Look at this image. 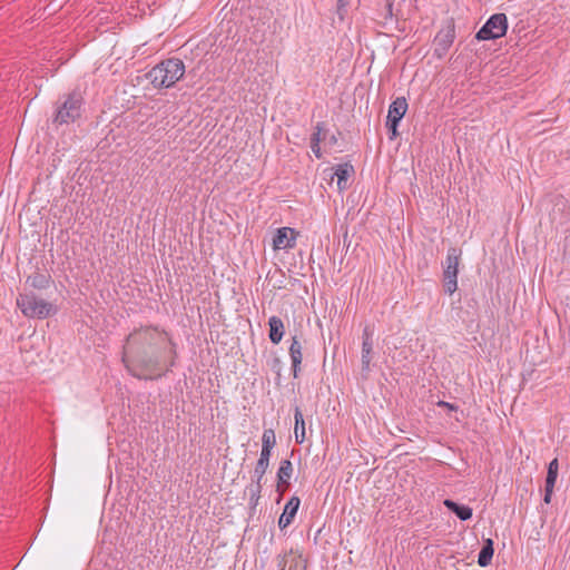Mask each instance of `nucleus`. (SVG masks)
<instances>
[{"mask_svg":"<svg viewBox=\"0 0 570 570\" xmlns=\"http://www.w3.org/2000/svg\"><path fill=\"white\" fill-rule=\"evenodd\" d=\"M350 0H337V16L341 20L344 19V14L346 12V7L348 6Z\"/></svg>","mask_w":570,"mask_h":570,"instance_id":"nucleus-25","label":"nucleus"},{"mask_svg":"<svg viewBox=\"0 0 570 570\" xmlns=\"http://www.w3.org/2000/svg\"><path fill=\"white\" fill-rule=\"evenodd\" d=\"M386 14H389L390 17H392V8H393V4L391 2H387L386 3Z\"/></svg>","mask_w":570,"mask_h":570,"instance_id":"nucleus-31","label":"nucleus"},{"mask_svg":"<svg viewBox=\"0 0 570 570\" xmlns=\"http://www.w3.org/2000/svg\"><path fill=\"white\" fill-rule=\"evenodd\" d=\"M455 39V23L453 18L446 19L440 29V31L436 33L434 40H433V53L438 58H443L451 46L453 45Z\"/></svg>","mask_w":570,"mask_h":570,"instance_id":"nucleus-7","label":"nucleus"},{"mask_svg":"<svg viewBox=\"0 0 570 570\" xmlns=\"http://www.w3.org/2000/svg\"><path fill=\"white\" fill-rule=\"evenodd\" d=\"M407 101L404 97H397L389 107L386 117V127L390 131V139L393 140L399 136L397 127L407 110Z\"/></svg>","mask_w":570,"mask_h":570,"instance_id":"nucleus-8","label":"nucleus"},{"mask_svg":"<svg viewBox=\"0 0 570 570\" xmlns=\"http://www.w3.org/2000/svg\"><path fill=\"white\" fill-rule=\"evenodd\" d=\"M508 30V18L504 13L492 14L481 29L476 32L475 38L479 41L494 40L503 37Z\"/></svg>","mask_w":570,"mask_h":570,"instance_id":"nucleus-6","label":"nucleus"},{"mask_svg":"<svg viewBox=\"0 0 570 570\" xmlns=\"http://www.w3.org/2000/svg\"><path fill=\"white\" fill-rule=\"evenodd\" d=\"M289 556L288 570H306V561L301 554H294L293 551H291Z\"/></svg>","mask_w":570,"mask_h":570,"instance_id":"nucleus-22","label":"nucleus"},{"mask_svg":"<svg viewBox=\"0 0 570 570\" xmlns=\"http://www.w3.org/2000/svg\"><path fill=\"white\" fill-rule=\"evenodd\" d=\"M302 348L303 347L298 338L296 336H293L288 352L292 361L293 376L295 379L298 377V374L301 372V364L303 360Z\"/></svg>","mask_w":570,"mask_h":570,"instance_id":"nucleus-14","label":"nucleus"},{"mask_svg":"<svg viewBox=\"0 0 570 570\" xmlns=\"http://www.w3.org/2000/svg\"><path fill=\"white\" fill-rule=\"evenodd\" d=\"M558 472H559V462H558V459L556 458L552 461H550V463L548 464V471H547L546 484H544V495H543V501L547 504H549L551 502L553 489H554L557 478H558Z\"/></svg>","mask_w":570,"mask_h":570,"instance_id":"nucleus-10","label":"nucleus"},{"mask_svg":"<svg viewBox=\"0 0 570 570\" xmlns=\"http://www.w3.org/2000/svg\"><path fill=\"white\" fill-rule=\"evenodd\" d=\"M167 340L165 331L151 325L135 328L127 336V351L134 354L139 367V371H137L126 365L132 376L140 380H158L175 365L173 358L165 371L161 368V352Z\"/></svg>","mask_w":570,"mask_h":570,"instance_id":"nucleus-1","label":"nucleus"},{"mask_svg":"<svg viewBox=\"0 0 570 570\" xmlns=\"http://www.w3.org/2000/svg\"><path fill=\"white\" fill-rule=\"evenodd\" d=\"M269 464L267 462H263V460H257L256 465L252 475V483L256 485H263V478L268 469Z\"/></svg>","mask_w":570,"mask_h":570,"instance_id":"nucleus-21","label":"nucleus"},{"mask_svg":"<svg viewBox=\"0 0 570 570\" xmlns=\"http://www.w3.org/2000/svg\"><path fill=\"white\" fill-rule=\"evenodd\" d=\"M352 173H354V168L350 164H340L336 166L333 176L337 177V188L340 191L347 188V180Z\"/></svg>","mask_w":570,"mask_h":570,"instance_id":"nucleus-18","label":"nucleus"},{"mask_svg":"<svg viewBox=\"0 0 570 570\" xmlns=\"http://www.w3.org/2000/svg\"><path fill=\"white\" fill-rule=\"evenodd\" d=\"M294 419H295V440L298 444H302L305 440V422L303 417V413L298 406L295 407L294 411Z\"/></svg>","mask_w":570,"mask_h":570,"instance_id":"nucleus-20","label":"nucleus"},{"mask_svg":"<svg viewBox=\"0 0 570 570\" xmlns=\"http://www.w3.org/2000/svg\"><path fill=\"white\" fill-rule=\"evenodd\" d=\"M52 283V278L49 273H40L39 271L29 275L26 279V284L30 285L36 289H46Z\"/></svg>","mask_w":570,"mask_h":570,"instance_id":"nucleus-17","label":"nucleus"},{"mask_svg":"<svg viewBox=\"0 0 570 570\" xmlns=\"http://www.w3.org/2000/svg\"><path fill=\"white\" fill-rule=\"evenodd\" d=\"M272 450L273 449L262 446L258 460H263V462H267L269 464V459H271V455H272Z\"/></svg>","mask_w":570,"mask_h":570,"instance_id":"nucleus-28","label":"nucleus"},{"mask_svg":"<svg viewBox=\"0 0 570 570\" xmlns=\"http://www.w3.org/2000/svg\"><path fill=\"white\" fill-rule=\"evenodd\" d=\"M373 332L368 326H365L362 333V351H361V363L362 372L368 373L371 371V364L373 361Z\"/></svg>","mask_w":570,"mask_h":570,"instance_id":"nucleus-9","label":"nucleus"},{"mask_svg":"<svg viewBox=\"0 0 570 570\" xmlns=\"http://www.w3.org/2000/svg\"><path fill=\"white\" fill-rule=\"evenodd\" d=\"M185 75V65L179 58H168L155 67L147 73L146 78L150 81L154 88H170Z\"/></svg>","mask_w":570,"mask_h":570,"instance_id":"nucleus-2","label":"nucleus"},{"mask_svg":"<svg viewBox=\"0 0 570 570\" xmlns=\"http://www.w3.org/2000/svg\"><path fill=\"white\" fill-rule=\"evenodd\" d=\"M311 149L316 158L321 159L323 157L320 144H311Z\"/></svg>","mask_w":570,"mask_h":570,"instance_id":"nucleus-30","label":"nucleus"},{"mask_svg":"<svg viewBox=\"0 0 570 570\" xmlns=\"http://www.w3.org/2000/svg\"><path fill=\"white\" fill-rule=\"evenodd\" d=\"M293 475V464L289 460H282L279 463V468L276 474L277 478V491L279 492V498H282L285 490L289 487V480Z\"/></svg>","mask_w":570,"mask_h":570,"instance_id":"nucleus-12","label":"nucleus"},{"mask_svg":"<svg viewBox=\"0 0 570 570\" xmlns=\"http://www.w3.org/2000/svg\"><path fill=\"white\" fill-rule=\"evenodd\" d=\"M462 250L456 247H450L443 264V286L444 292L452 295L458 289L459 264Z\"/></svg>","mask_w":570,"mask_h":570,"instance_id":"nucleus-5","label":"nucleus"},{"mask_svg":"<svg viewBox=\"0 0 570 570\" xmlns=\"http://www.w3.org/2000/svg\"><path fill=\"white\" fill-rule=\"evenodd\" d=\"M83 99L80 92L72 91L63 97L58 104L53 117L55 125H68L75 122L81 116Z\"/></svg>","mask_w":570,"mask_h":570,"instance_id":"nucleus-3","label":"nucleus"},{"mask_svg":"<svg viewBox=\"0 0 570 570\" xmlns=\"http://www.w3.org/2000/svg\"><path fill=\"white\" fill-rule=\"evenodd\" d=\"M17 306L27 317L46 318L52 311V305L42 298H38L32 292L19 294Z\"/></svg>","mask_w":570,"mask_h":570,"instance_id":"nucleus-4","label":"nucleus"},{"mask_svg":"<svg viewBox=\"0 0 570 570\" xmlns=\"http://www.w3.org/2000/svg\"><path fill=\"white\" fill-rule=\"evenodd\" d=\"M269 333L268 337L273 344H278L285 334V326L278 316H271L268 320Z\"/></svg>","mask_w":570,"mask_h":570,"instance_id":"nucleus-15","label":"nucleus"},{"mask_svg":"<svg viewBox=\"0 0 570 570\" xmlns=\"http://www.w3.org/2000/svg\"><path fill=\"white\" fill-rule=\"evenodd\" d=\"M170 344H171V352H173V354H174V356H175V355H176V352H175V350H174V348H175V343L170 342Z\"/></svg>","mask_w":570,"mask_h":570,"instance_id":"nucleus-32","label":"nucleus"},{"mask_svg":"<svg viewBox=\"0 0 570 570\" xmlns=\"http://www.w3.org/2000/svg\"><path fill=\"white\" fill-rule=\"evenodd\" d=\"M331 141H336L335 136H333V137L331 138Z\"/></svg>","mask_w":570,"mask_h":570,"instance_id":"nucleus-33","label":"nucleus"},{"mask_svg":"<svg viewBox=\"0 0 570 570\" xmlns=\"http://www.w3.org/2000/svg\"><path fill=\"white\" fill-rule=\"evenodd\" d=\"M443 504L461 521H466L472 518L473 510L469 505L460 504L451 499H445Z\"/></svg>","mask_w":570,"mask_h":570,"instance_id":"nucleus-16","label":"nucleus"},{"mask_svg":"<svg viewBox=\"0 0 570 570\" xmlns=\"http://www.w3.org/2000/svg\"><path fill=\"white\" fill-rule=\"evenodd\" d=\"M301 499L293 495L284 507L283 513L278 519V527L281 530L287 528L293 521L299 509Z\"/></svg>","mask_w":570,"mask_h":570,"instance_id":"nucleus-11","label":"nucleus"},{"mask_svg":"<svg viewBox=\"0 0 570 570\" xmlns=\"http://www.w3.org/2000/svg\"><path fill=\"white\" fill-rule=\"evenodd\" d=\"M315 129L316 130H315V132H313L312 138H311V144H320L321 142V131L323 129V124L317 122Z\"/></svg>","mask_w":570,"mask_h":570,"instance_id":"nucleus-27","label":"nucleus"},{"mask_svg":"<svg viewBox=\"0 0 570 570\" xmlns=\"http://www.w3.org/2000/svg\"><path fill=\"white\" fill-rule=\"evenodd\" d=\"M263 485L249 484L247 490L249 492V504L255 508L258 504Z\"/></svg>","mask_w":570,"mask_h":570,"instance_id":"nucleus-24","label":"nucleus"},{"mask_svg":"<svg viewBox=\"0 0 570 570\" xmlns=\"http://www.w3.org/2000/svg\"><path fill=\"white\" fill-rule=\"evenodd\" d=\"M493 540L487 539L478 554V564L482 568L488 567L493 558Z\"/></svg>","mask_w":570,"mask_h":570,"instance_id":"nucleus-19","label":"nucleus"},{"mask_svg":"<svg viewBox=\"0 0 570 570\" xmlns=\"http://www.w3.org/2000/svg\"><path fill=\"white\" fill-rule=\"evenodd\" d=\"M276 444V436L273 429H266L262 435V446L273 449Z\"/></svg>","mask_w":570,"mask_h":570,"instance_id":"nucleus-23","label":"nucleus"},{"mask_svg":"<svg viewBox=\"0 0 570 570\" xmlns=\"http://www.w3.org/2000/svg\"><path fill=\"white\" fill-rule=\"evenodd\" d=\"M291 556L289 553H285L284 556L277 557V568L278 570H285V568L289 564Z\"/></svg>","mask_w":570,"mask_h":570,"instance_id":"nucleus-26","label":"nucleus"},{"mask_svg":"<svg viewBox=\"0 0 570 570\" xmlns=\"http://www.w3.org/2000/svg\"><path fill=\"white\" fill-rule=\"evenodd\" d=\"M438 406L444 407L449 411H458V409H459L458 405H455L453 403L445 402V401H439Z\"/></svg>","mask_w":570,"mask_h":570,"instance_id":"nucleus-29","label":"nucleus"},{"mask_svg":"<svg viewBox=\"0 0 570 570\" xmlns=\"http://www.w3.org/2000/svg\"><path fill=\"white\" fill-rule=\"evenodd\" d=\"M295 246L294 229L289 227L278 228L273 237V247L275 249L292 248Z\"/></svg>","mask_w":570,"mask_h":570,"instance_id":"nucleus-13","label":"nucleus"}]
</instances>
